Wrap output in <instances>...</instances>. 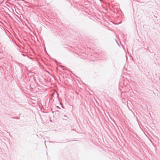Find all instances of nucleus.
<instances>
[{"label":"nucleus","instance_id":"f03ea898","mask_svg":"<svg viewBox=\"0 0 160 160\" xmlns=\"http://www.w3.org/2000/svg\"><path fill=\"white\" fill-rule=\"evenodd\" d=\"M116 42H117V43L118 44V45H119V44L118 43V42L117 41H116Z\"/></svg>","mask_w":160,"mask_h":160},{"label":"nucleus","instance_id":"f257e3e1","mask_svg":"<svg viewBox=\"0 0 160 160\" xmlns=\"http://www.w3.org/2000/svg\"><path fill=\"white\" fill-rule=\"evenodd\" d=\"M57 108H59V109H60V108L58 106H57Z\"/></svg>","mask_w":160,"mask_h":160},{"label":"nucleus","instance_id":"7ed1b4c3","mask_svg":"<svg viewBox=\"0 0 160 160\" xmlns=\"http://www.w3.org/2000/svg\"><path fill=\"white\" fill-rule=\"evenodd\" d=\"M62 108H63V106L62 105Z\"/></svg>","mask_w":160,"mask_h":160},{"label":"nucleus","instance_id":"20e7f679","mask_svg":"<svg viewBox=\"0 0 160 160\" xmlns=\"http://www.w3.org/2000/svg\"><path fill=\"white\" fill-rule=\"evenodd\" d=\"M64 117H66V116L65 115V116H64Z\"/></svg>","mask_w":160,"mask_h":160}]
</instances>
